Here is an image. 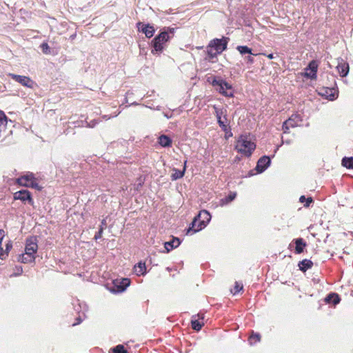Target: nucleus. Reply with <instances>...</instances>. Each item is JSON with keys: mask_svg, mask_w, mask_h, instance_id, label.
<instances>
[{"mask_svg": "<svg viewBox=\"0 0 353 353\" xmlns=\"http://www.w3.org/2000/svg\"><path fill=\"white\" fill-rule=\"evenodd\" d=\"M186 163L187 161H185L182 170H179L176 168L172 169L173 172L171 174V179L172 181H176L177 179H181L184 176L186 170Z\"/></svg>", "mask_w": 353, "mask_h": 353, "instance_id": "obj_18", "label": "nucleus"}, {"mask_svg": "<svg viewBox=\"0 0 353 353\" xmlns=\"http://www.w3.org/2000/svg\"><path fill=\"white\" fill-rule=\"evenodd\" d=\"M203 325L204 323L203 322H200L198 319H192L191 321L192 328L197 332L201 330Z\"/></svg>", "mask_w": 353, "mask_h": 353, "instance_id": "obj_30", "label": "nucleus"}, {"mask_svg": "<svg viewBox=\"0 0 353 353\" xmlns=\"http://www.w3.org/2000/svg\"><path fill=\"white\" fill-rule=\"evenodd\" d=\"M197 316H199V319H203V318H204L203 314H198Z\"/></svg>", "mask_w": 353, "mask_h": 353, "instance_id": "obj_49", "label": "nucleus"}, {"mask_svg": "<svg viewBox=\"0 0 353 353\" xmlns=\"http://www.w3.org/2000/svg\"><path fill=\"white\" fill-rule=\"evenodd\" d=\"M196 216L201 224V227H203V228L208 224L211 219L210 212L205 210H201Z\"/></svg>", "mask_w": 353, "mask_h": 353, "instance_id": "obj_14", "label": "nucleus"}, {"mask_svg": "<svg viewBox=\"0 0 353 353\" xmlns=\"http://www.w3.org/2000/svg\"><path fill=\"white\" fill-rule=\"evenodd\" d=\"M137 26L139 31L144 33L147 38H151L154 36L155 29L153 26H151L149 23L145 24L141 22H138L137 23Z\"/></svg>", "mask_w": 353, "mask_h": 353, "instance_id": "obj_12", "label": "nucleus"}, {"mask_svg": "<svg viewBox=\"0 0 353 353\" xmlns=\"http://www.w3.org/2000/svg\"><path fill=\"white\" fill-rule=\"evenodd\" d=\"M336 68L342 77H346L349 72V64L343 61L339 63Z\"/></svg>", "mask_w": 353, "mask_h": 353, "instance_id": "obj_20", "label": "nucleus"}, {"mask_svg": "<svg viewBox=\"0 0 353 353\" xmlns=\"http://www.w3.org/2000/svg\"><path fill=\"white\" fill-rule=\"evenodd\" d=\"M271 164V158L269 156L264 155L257 161L256 170L258 173L263 172Z\"/></svg>", "mask_w": 353, "mask_h": 353, "instance_id": "obj_11", "label": "nucleus"}, {"mask_svg": "<svg viewBox=\"0 0 353 353\" xmlns=\"http://www.w3.org/2000/svg\"><path fill=\"white\" fill-rule=\"evenodd\" d=\"M302 121V117L299 114H293L288 119L285 121L282 125L284 133H289L290 128H295L300 125Z\"/></svg>", "mask_w": 353, "mask_h": 353, "instance_id": "obj_5", "label": "nucleus"}, {"mask_svg": "<svg viewBox=\"0 0 353 353\" xmlns=\"http://www.w3.org/2000/svg\"><path fill=\"white\" fill-rule=\"evenodd\" d=\"M263 55L266 56L269 59H273L275 58V57L274 56V54H272V53H270L268 54H263Z\"/></svg>", "mask_w": 353, "mask_h": 353, "instance_id": "obj_48", "label": "nucleus"}, {"mask_svg": "<svg viewBox=\"0 0 353 353\" xmlns=\"http://www.w3.org/2000/svg\"><path fill=\"white\" fill-rule=\"evenodd\" d=\"M295 243V251L296 254H301L303 252L305 247L306 246V242L302 238H298L294 240Z\"/></svg>", "mask_w": 353, "mask_h": 353, "instance_id": "obj_19", "label": "nucleus"}, {"mask_svg": "<svg viewBox=\"0 0 353 353\" xmlns=\"http://www.w3.org/2000/svg\"><path fill=\"white\" fill-rule=\"evenodd\" d=\"M341 164L347 169H353V157H343L341 161Z\"/></svg>", "mask_w": 353, "mask_h": 353, "instance_id": "obj_27", "label": "nucleus"}, {"mask_svg": "<svg viewBox=\"0 0 353 353\" xmlns=\"http://www.w3.org/2000/svg\"><path fill=\"white\" fill-rule=\"evenodd\" d=\"M8 121V118L3 111L0 110V127L6 125Z\"/></svg>", "mask_w": 353, "mask_h": 353, "instance_id": "obj_33", "label": "nucleus"}, {"mask_svg": "<svg viewBox=\"0 0 353 353\" xmlns=\"http://www.w3.org/2000/svg\"><path fill=\"white\" fill-rule=\"evenodd\" d=\"M255 340V342L259 341L261 339V335L259 333H253L249 339L250 343L252 344V340Z\"/></svg>", "mask_w": 353, "mask_h": 353, "instance_id": "obj_35", "label": "nucleus"}, {"mask_svg": "<svg viewBox=\"0 0 353 353\" xmlns=\"http://www.w3.org/2000/svg\"><path fill=\"white\" fill-rule=\"evenodd\" d=\"M241 290H243V285H240L238 282L235 283V286L234 288V291H232V292L235 294L237 292H240Z\"/></svg>", "mask_w": 353, "mask_h": 353, "instance_id": "obj_38", "label": "nucleus"}, {"mask_svg": "<svg viewBox=\"0 0 353 353\" xmlns=\"http://www.w3.org/2000/svg\"><path fill=\"white\" fill-rule=\"evenodd\" d=\"M14 200H21L22 202H28L30 205H33L34 201L32 194L27 190H21L16 192L13 195Z\"/></svg>", "mask_w": 353, "mask_h": 353, "instance_id": "obj_9", "label": "nucleus"}, {"mask_svg": "<svg viewBox=\"0 0 353 353\" xmlns=\"http://www.w3.org/2000/svg\"><path fill=\"white\" fill-rule=\"evenodd\" d=\"M174 32V28H168L167 29H163L160 34L157 35L151 42L152 53L153 54H161L164 48L163 45L173 37Z\"/></svg>", "mask_w": 353, "mask_h": 353, "instance_id": "obj_3", "label": "nucleus"}, {"mask_svg": "<svg viewBox=\"0 0 353 353\" xmlns=\"http://www.w3.org/2000/svg\"><path fill=\"white\" fill-rule=\"evenodd\" d=\"M86 123H87V126L89 128H94L97 124V121L95 120H92L90 122H86Z\"/></svg>", "mask_w": 353, "mask_h": 353, "instance_id": "obj_45", "label": "nucleus"}, {"mask_svg": "<svg viewBox=\"0 0 353 353\" xmlns=\"http://www.w3.org/2000/svg\"><path fill=\"white\" fill-rule=\"evenodd\" d=\"M219 125L220 126V128H221V130L225 132V134H228V130H229V128L228 127V122H226V121L223 118L221 120H219V121H217Z\"/></svg>", "mask_w": 353, "mask_h": 353, "instance_id": "obj_31", "label": "nucleus"}, {"mask_svg": "<svg viewBox=\"0 0 353 353\" xmlns=\"http://www.w3.org/2000/svg\"><path fill=\"white\" fill-rule=\"evenodd\" d=\"M41 48L44 54L50 53V47L47 43H41Z\"/></svg>", "mask_w": 353, "mask_h": 353, "instance_id": "obj_36", "label": "nucleus"}, {"mask_svg": "<svg viewBox=\"0 0 353 353\" xmlns=\"http://www.w3.org/2000/svg\"><path fill=\"white\" fill-rule=\"evenodd\" d=\"M16 268V270H17V272L12 274L11 276H19L22 274L23 272V268L21 266H16L15 267Z\"/></svg>", "mask_w": 353, "mask_h": 353, "instance_id": "obj_39", "label": "nucleus"}, {"mask_svg": "<svg viewBox=\"0 0 353 353\" xmlns=\"http://www.w3.org/2000/svg\"><path fill=\"white\" fill-rule=\"evenodd\" d=\"M215 115L217 119V121L219 120H221L223 118L226 121V122H228V118H227V110L224 108H220L216 107V105H214L213 107Z\"/></svg>", "mask_w": 353, "mask_h": 353, "instance_id": "obj_17", "label": "nucleus"}, {"mask_svg": "<svg viewBox=\"0 0 353 353\" xmlns=\"http://www.w3.org/2000/svg\"><path fill=\"white\" fill-rule=\"evenodd\" d=\"M103 232V230H102V228H99V231L94 235V239L96 240L101 239L102 237Z\"/></svg>", "mask_w": 353, "mask_h": 353, "instance_id": "obj_41", "label": "nucleus"}, {"mask_svg": "<svg viewBox=\"0 0 353 353\" xmlns=\"http://www.w3.org/2000/svg\"><path fill=\"white\" fill-rule=\"evenodd\" d=\"M158 143L163 148L170 147L172 145V139L165 134H162L159 137Z\"/></svg>", "mask_w": 353, "mask_h": 353, "instance_id": "obj_24", "label": "nucleus"}, {"mask_svg": "<svg viewBox=\"0 0 353 353\" xmlns=\"http://www.w3.org/2000/svg\"><path fill=\"white\" fill-rule=\"evenodd\" d=\"M236 50L242 55L246 54H252V50L250 48L248 47L247 46H238L236 47Z\"/></svg>", "mask_w": 353, "mask_h": 353, "instance_id": "obj_28", "label": "nucleus"}, {"mask_svg": "<svg viewBox=\"0 0 353 353\" xmlns=\"http://www.w3.org/2000/svg\"><path fill=\"white\" fill-rule=\"evenodd\" d=\"M299 202L304 203V207L308 208L310 206L311 203L314 202V200L311 196L306 198L304 195H302L299 198Z\"/></svg>", "mask_w": 353, "mask_h": 353, "instance_id": "obj_29", "label": "nucleus"}, {"mask_svg": "<svg viewBox=\"0 0 353 353\" xmlns=\"http://www.w3.org/2000/svg\"><path fill=\"white\" fill-rule=\"evenodd\" d=\"M35 260L34 255H26L24 254H19L17 258V261L23 263H29L34 262Z\"/></svg>", "mask_w": 353, "mask_h": 353, "instance_id": "obj_26", "label": "nucleus"}, {"mask_svg": "<svg viewBox=\"0 0 353 353\" xmlns=\"http://www.w3.org/2000/svg\"><path fill=\"white\" fill-rule=\"evenodd\" d=\"M141 185H142L141 183H138L137 189H139L140 187H141Z\"/></svg>", "mask_w": 353, "mask_h": 353, "instance_id": "obj_51", "label": "nucleus"}, {"mask_svg": "<svg viewBox=\"0 0 353 353\" xmlns=\"http://www.w3.org/2000/svg\"><path fill=\"white\" fill-rule=\"evenodd\" d=\"M313 265V262L309 259H303L299 261L298 266L299 270L303 272H305L307 270L310 269Z\"/></svg>", "mask_w": 353, "mask_h": 353, "instance_id": "obj_23", "label": "nucleus"}, {"mask_svg": "<svg viewBox=\"0 0 353 353\" xmlns=\"http://www.w3.org/2000/svg\"><path fill=\"white\" fill-rule=\"evenodd\" d=\"M180 244V239L177 237H173L172 240L164 243V248L166 250V252H169L174 248L179 247Z\"/></svg>", "mask_w": 353, "mask_h": 353, "instance_id": "obj_16", "label": "nucleus"}, {"mask_svg": "<svg viewBox=\"0 0 353 353\" xmlns=\"http://www.w3.org/2000/svg\"><path fill=\"white\" fill-rule=\"evenodd\" d=\"M341 298L336 293H330L325 299V301L327 303H332L334 305L339 303Z\"/></svg>", "mask_w": 353, "mask_h": 353, "instance_id": "obj_22", "label": "nucleus"}, {"mask_svg": "<svg viewBox=\"0 0 353 353\" xmlns=\"http://www.w3.org/2000/svg\"><path fill=\"white\" fill-rule=\"evenodd\" d=\"M138 103L134 102V103H132V105H137Z\"/></svg>", "mask_w": 353, "mask_h": 353, "instance_id": "obj_53", "label": "nucleus"}, {"mask_svg": "<svg viewBox=\"0 0 353 353\" xmlns=\"http://www.w3.org/2000/svg\"><path fill=\"white\" fill-rule=\"evenodd\" d=\"M38 250L37 237L31 236L26 239L25 254L26 255H34Z\"/></svg>", "mask_w": 353, "mask_h": 353, "instance_id": "obj_7", "label": "nucleus"}, {"mask_svg": "<svg viewBox=\"0 0 353 353\" xmlns=\"http://www.w3.org/2000/svg\"><path fill=\"white\" fill-rule=\"evenodd\" d=\"M23 186H25V187H30V188H36V189H39V190L38 183L36 181V179L32 180L31 183H24Z\"/></svg>", "mask_w": 353, "mask_h": 353, "instance_id": "obj_34", "label": "nucleus"}, {"mask_svg": "<svg viewBox=\"0 0 353 353\" xmlns=\"http://www.w3.org/2000/svg\"><path fill=\"white\" fill-rule=\"evenodd\" d=\"M230 39L226 37H222L221 39H213L211 40L208 45L206 46V57L205 60L214 63L218 54H221L224 50L227 49L228 43Z\"/></svg>", "mask_w": 353, "mask_h": 353, "instance_id": "obj_1", "label": "nucleus"}, {"mask_svg": "<svg viewBox=\"0 0 353 353\" xmlns=\"http://www.w3.org/2000/svg\"><path fill=\"white\" fill-rule=\"evenodd\" d=\"M7 256V254L3 250L2 244L0 245V259H5Z\"/></svg>", "mask_w": 353, "mask_h": 353, "instance_id": "obj_40", "label": "nucleus"}, {"mask_svg": "<svg viewBox=\"0 0 353 353\" xmlns=\"http://www.w3.org/2000/svg\"><path fill=\"white\" fill-rule=\"evenodd\" d=\"M9 76L12 78V79L14 80L15 81L18 82L19 83L26 88H33V87L35 85L34 81L28 77L12 73H10Z\"/></svg>", "mask_w": 353, "mask_h": 353, "instance_id": "obj_8", "label": "nucleus"}, {"mask_svg": "<svg viewBox=\"0 0 353 353\" xmlns=\"http://www.w3.org/2000/svg\"><path fill=\"white\" fill-rule=\"evenodd\" d=\"M82 321H83V319H82L81 316H80V315H79V316L76 319V322H75V323H74L72 324V325H73V326H74V325H79V324H80Z\"/></svg>", "mask_w": 353, "mask_h": 353, "instance_id": "obj_46", "label": "nucleus"}, {"mask_svg": "<svg viewBox=\"0 0 353 353\" xmlns=\"http://www.w3.org/2000/svg\"><path fill=\"white\" fill-rule=\"evenodd\" d=\"M203 228V227H201V224L200 223L196 216H195L192 223L190 224L189 228L187 229L186 234L192 235L196 232H199Z\"/></svg>", "mask_w": 353, "mask_h": 353, "instance_id": "obj_13", "label": "nucleus"}, {"mask_svg": "<svg viewBox=\"0 0 353 353\" xmlns=\"http://www.w3.org/2000/svg\"><path fill=\"white\" fill-rule=\"evenodd\" d=\"M236 196V192H230L226 197L225 201L227 203L232 201Z\"/></svg>", "mask_w": 353, "mask_h": 353, "instance_id": "obj_37", "label": "nucleus"}, {"mask_svg": "<svg viewBox=\"0 0 353 353\" xmlns=\"http://www.w3.org/2000/svg\"><path fill=\"white\" fill-rule=\"evenodd\" d=\"M130 280L128 278L117 279L113 281V289L112 290L114 292H122L130 285Z\"/></svg>", "mask_w": 353, "mask_h": 353, "instance_id": "obj_10", "label": "nucleus"}, {"mask_svg": "<svg viewBox=\"0 0 353 353\" xmlns=\"http://www.w3.org/2000/svg\"><path fill=\"white\" fill-rule=\"evenodd\" d=\"M318 63L315 60L311 61L305 68L302 75L308 79L314 80L317 77Z\"/></svg>", "mask_w": 353, "mask_h": 353, "instance_id": "obj_6", "label": "nucleus"}, {"mask_svg": "<svg viewBox=\"0 0 353 353\" xmlns=\"http://www.w3.org/2000/svg\"><path fill=\"white\" fill-rule=\"evenodd\" d=\"M255 148L256 145L253 142L248 140L247 136L245 135H241L239 137L236 141V145L235 146V148L238 152L248 157L251 156Z\"/></svg>", "mask_w": 353, "mask_h": 353, "instance_id": "obj_4", "label": "nucleus"}, {"mask_svg": "<svg viewBox=\"0 0 353 353\" xmlns=\"http://www.w3.org/2000/svg\"><path fill=\"white\" fill-rule=\"evenodd\" d=\"M5 236V232L3 230H0V245L2 244L3 239Z\"/></svg>", "mask_w": 353, "mask_h": 353, "instance_id": "obj_47", "label": "nucleus"}, {"mask_svg": "<svg viewBox=\"0 0 353 353\" xmlns=\"http://www.w3.org/2000/svg\"><path fill=\"white\" fill-rule=\"evenodd\" d=\"M226 135H227L228 137H232V133L231 132L230 128H229L228 133V134H226Z\"/></svg>", "mask_w": 353, "mask_h": 353, "instance_id": "obj_50", "label": "nucleus"}, {"mask_svg": "<svg viewBox=\"0 0 353 353\" xmlns=\"http://www.w3.org/2000/svg\"><path fill=\"white\" fill-rule=\"evenodd\" d=\"M279 146H277V147H276V149H275V150H274V152H276V151L279 150Z\"/></svg>", "mask_w": 353, "mask_h": 353, "instance_id": "obj_52", "label": "nucleus"}, {"mask_svg": "<svg viewBox=\"0 0 353 353\" xmlns=\"http://www.w3.org/2000/svg\"><path fill=\"white\" fill-rule=\"evenodd\" d=\"M245 60L247 62V63L252 64L254 63V58L251 57L250 55H248L245 57Z\"/></svg>", "mask_w": 353, "mask_h": 353, "instance_id": "obj_43", "label": "nucleus"}, {"mask_svg": "<svg viewBox=\"0 0 353 353\" xmlns=\"http://www.w3.org/2000/svg\"><path fill=\"white\" fill-rule=\"evenodd\" d=\"M110 350L112 353H128L123 345H118L112 348Z\"/></svg>", "mask_w": 353, "mask_h": 353, "instance_id": "obj_32", "label": "nucleus"}, {"mask_svg": "<svg viewBox=\"0 0 353 353\" xmlns=\"http://www.w3.org/2000/svg\"><path fill=\"white\" fill-rule=\"evenodd\" d=\"M12 243L10 241H9L6 245L5 253H6L7 255L8 254V252L12 249Z\"/></svg>", "mask_w": 353, "mask_h": 353, "instance_id": "obj_42", "label": "nucleus"}, {"mask_svg": "<svg viewBox=\"0 0 353 353\" xmlns=\"http://www.w3.org/2000/svg\"><path fill=\"white\" fill-rule=\"evenodd\" d=\"M319 94L330 101H333L337 97V96H336L334 89L330 88H322ZM336 95L338 94H336Z\"/></svg>", "mask_w": 353, "mask_h": 353, "instance_id": "obj_15", "label": "nucleus"}, {"mask_svg": "<svg viewBox=\"0 0 353 353\" xmlns=\"http://www.w3.org/2000/svg\"><path fill=\"white\" fill-rule=\"evenodd\" d=\"M134 272L137 275H145L146 274V266L144 262L140 261L134 267Z\"/></svg>", "mask_w": 353, "mask_h": 353, "instance_id": "obj_25", "label": "nucleus"}, {"mask_svg": "<svg viewBox=\"0 0 353 353\" xmlns=\"http://www.w3.org/2000/svg\"><path fill=\"white\" fill-rule=\"evenodd\" d=\"M207 81L212 85L214 90L220 94L232 98L234 97V89L230 83L223 79L221 76H211Z\"/></svg>", "mask_w": 353, "mask_h": 353, "instance_id": "obj_2", "label": "nucleus"}, {"mask_svg": "<svg viewBox=\"0 0 353 353\" xmlns=\"http://www.w3.org/2000/svg\"><path fill=\"white\" fill-rule=\"evenodd\" d=\"M106 226H107L106 219H103L101 221V225L99 226V228H102V230H104L106 228Z\"/></svg>", "mask_w": 353, "mask_h": 353, "instance_id": "obj_44", "label": "nucleus"}, {"mask_svg": "<svg viewBox=\"0 0 353 353\" xmlns=\"http://www.w3.org/2000/svg\"><path fill=\"white\" fill-rule=\"evenodd\" d=\"M35 177L34 174L32 172H28L26 174L17 179V183L23 186L24 183H31L32 180L34 179Z\"/></svg>", "mask_w": 353, "mask_h": 353, "instance_id": "obj_21", "label": "nucleus"}]
</instances>
